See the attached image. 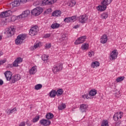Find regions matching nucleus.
Masks as SVG:
<instances>
[{
	"label": "nucleus",
	"mask_w": 126,
	"mask_h": 126,
	"mask_svg": "<svg viewBox=\"0 0 126 126\" xmlns=\"http://www.w3.org/2000/svg\"><path fill=\"white\" fill-rule=\"evenodd\" d=\"M77 20H78L77 16H72V17L65 18L64 22H66V23H70V22H74V21H76Z\"/></svg>",
	"instance_id": "39448f33"
},
{
	"label": "nucleus",
	"mask_w": 126,
	"mask_h": 126,
	"mask_svg": "<svg viewBox=\"0 0 126 126\" xmlns=\"http://www.w3.org/2000/svg\"><path fill=\"white\" fill-rule=\"evenodd\" d=\"M19 126H25V122H21Z\"/></svg>",
	"instance_id": "3c124183"
},
{
	"label": "nucleus",
	"mask_w": 126,
	"mask_h": 126,
	"mask_svg": "<svg viewBox=\"0 0 126 126\" xmlns=\"http://www.w3.org/2000/svg\"><path fill=\"white\" fill-rule=\"evenodd\" d=\"M10 113H11V114H13V113H14V112H15V111H16V108H14L12 109H10Z\"/></svg>",
	"instance_id": "a18cd8bd"
},
{
	"label": "nucleus",
	"mask_w": 126,
	"mask_h": 126,
	"mask_svg": "<svg viewBox=\"0 0 126 126\" xmlns=\"http://www.w3.org/2000/svg\"><path fill=\"white\" fill-rule=\"evenodd\" d=\"M22 61H23V60L20 57L17 58L16 60V61H17V63H22Z\"/></svg>",
	"instance_id": "58836bf2"
},
{
	"label": "nucleus",
	"mask_w": 126,
	"mask_h": 126,
	"mask_svg": "<svg viewBox=\"0 0 126 126\" xmlns=\"http://www.w3.org/2000/svg\"><path fill=\"white\" fill-rule=\"evenodd\" d=\"M20 2L18 0H15L14 1L12 2L11 3H10V6L11 8H13V7H16V6H19Z\"/></svg>",
	"instance_id": "f3484780"
},
{
	"label": "nucleus",
	"mask_w": 126,
	"mask_h": 126,
	"mask_svg": "<svg viewBox=\"0 0 126 126\" xmlns=\"http://www.w3.org/2000/svg\"><path fill=\"white\" fill-rule=\"evenodd\" d=\"M52 16L59 17L62 15V11L61 10H56L52 14Z\"/></svg>",
	"instance_id": "412c9836"
},
{
	"label": "nucleus",
	"mask_w": 126,
	"mask_h": 126,
	"mask_svg": "<svg viewBox=\"0 0 126 126\" xmlns=\"http://www.w3.org/2000/svg\"><path fill=\"white\" fill-rule=\"evenodd\" d=\"M86 40V36H82L78 38L74 42L75 45H79L84 43Z\"/></svg>",
	"instance_id": "f8f14e48"
},
{
	"label": "nucleus",
	"mask_w": 126,
	"mask_h": 126,
	"mask_svg": "<svg viewBox=\"0 0 126 126\" xmlns=\"http://www.w3.org/2000/svg\"><path fill=\"white\" fill-rule=\"evenodd\" d=\"M4 75L6 78V80L8 81H9L10 80H11V79L12 78V73H11V72H10V71H7L5 72Z\"/></svg>",
	"instance_id": "4468645a"
},
{
	"label": "nucleus",
	"mask_w": 126,
	"mask_h": 126,
	"mask_svg": "<svg viewBox=\"0 0 126 126\" xmlns=\"http://www.w3.org/2000/svg\"><path fill=\"white\" fill-rule=\"evenodd\" d=\"M40 45H41V43L39 42L34 44L33 49H37V48H39V47H40Z\"/></svg>",
	"instance_id": "4c0bfd02"
},
{
	"label": "nucleus",
	"mask_w": 126,
	"mask_h": 126,
	"mask_svg": "<svg viewBox=\"0 0 126 126\" xmlns=\"http://www.w3.org/2000/svg\"><path fill=\"white\" fill-rule=\"evenodd\" d=\"M88 55H89V56H90V57H92V54H91V53H90V52H89V53H88Z\"/></svg>",
	"instance_id": "052dcab7"
},
{
	"label": "nucleus",
	"mask_w": 126,
	"mask_h": 126,
	"mask_svg": "<svg viewBox=\"0 0 126 126\" xmlns=\"http://www.w3.org/2000/svg\"><path fill=\"white\" fill-rule=\"evenodd\" d=\"M30 14V11L29 10H26L23 12L22 14L21 15V16L22 18H25V17H27Z\"/></svg>",
	"instance_id": "aec40b11"
},
{
	"label": "nucleus",
	"mask_w": 126,
	"mask_h": 126,
	"mask_svg": "<svg viewBox=\"0 0 126 126\" xmlns=\"http://www.w3.org/2000/svg\"><path fill=\"white\" fill-rule=\"evenodd\" d=\"M26 125L28 126H32V124H31V123H30V122H29V120H27V122H26Z\"/></svg>",
	"instance_id": "c03bdc74"
},
{
	"label": "nucleus",
	"mask_w": 126,
	"mask_h": 126,
	"mask_svg": "<svg viewBox=\"0 0 126 126\" xmlns=\"http://www.w3.org/2000/svg\"><path fill=\"white\" fill-rule=\"evenodd\" d=\"M42 12H43V8L41 7H36L32 11V14L35 16H38V15H40Z\"/></svg>",
	"instance_id": "20e7f679"
},
{
	"label": "nucleus",
	"mask_w": 126,
	"mask_h": 126,
	"mask_svg": "<svg viewBox=\"0 0 126 126\" xmlns=\"http://www.w3.org/2000/svg\"><path fill=\"white\" fill-rule=\"evenodd\" d=\"M39 123L42 126H48L51 125V121L49 120L42 119L39 121Z\"/></svg>",
	"instance_id": "2eb2a0df"
},
{
	"label": "nucleus",
	"mask_w": 126,
	"mask_h": 126,
	"mask_svg": "<svg viewBox=\"0 0 126 126\" xmlns=\"http://www.w3.org/2000/svg\"><path fill=\"white\" fill-rule=\"evenodd\" d=\"M125 79V77L124 76H121L119 77H118L116 79V81L117 82H121V81H123Z\"/></svg>",
	"instance_id": "f704fd0d"
},
{
	"label": "nucleus",
	"mask_w": 126,
	"mask_h": 126,
	"mask_svg": "<svg viewBox=\"0 0 126 126\" xmlns=\"http://www.w3.org/2000/svg\"><path fill=\"white\" fill-rule=\"evenodd\" d=\"M88 105L87 104H83L80 105V110L82 113H85L87 111Z\"/></svg>",
	"instance_id": "a211bd4d"
},
{
	"label": "nucleus",
	"mask_w": 126,
	"mask_h": 126,
	"mask_svg": "<svg viewBox=\"0 0 126 126\" xmlns=\"http://www.w3.org/2000/svg\"><path fill=\"white\" fill-rule=\"evenodd\" d=\"M49 94L51 98H55L57 96V91L52 90L50 92Z\"/></svg>",
	"instance_id": "4be33fe9"
},
{
	"label": "nucleus",
	"mask_w": 126,
	"mask_h": 126,
	"mask_svg": "<svg viewBox=\"0 0 126 126\" xmlns=\"http://www.w3.org/2000/svg\"><path fill=\"white\" fill-rule=\"evenodd\" d=\"M48 58H49V56L46 55L45 54H43L41 56V59H42V61H43L44 62V63H47V61H48Z\"/></svg>",
	"instance_id": "bb28decb"
},
{
	"label": "nucleus",
	"mask_w": 126,
	"mask_h": 126,
	"mask_svg": "<svg viewBox=\"0 0 126 126\" xmlns=\"http://www.w3.org/2000/svg\"><path fill=\"white\" fill-rule=\"evenodd\" d=\"M51 28H52V29H57V28H59V27H60V24H58V23L53 24L51 26Z\"/></svg>",
	"instance_id": "7c9ffc66"
},
{
	"label": "nucleus",
	"mask_w": 126,
	"mask_h": 126,
	"mask_svg": "<svg viewBox=\"0 0 126 126\" xmlns=\"http://www.w3.org/2000/svg\"><path fill=\"white\" fill-rule=\"evenodd\" d=\"M15 32V29L13 27H11L8 29L7 30L6 34L7 37H11L12 35H14V32Z\"/></svg>",
	"instance_id": "9d476101"
},
{
	"label": "nucleus",
	"mask_w": 126,
	"mask_h": 126,
	"mask_svg": "<svg viewBox=\"0 0 126 126\" xmlns=\"http://www.w3.org/2000/svg\"><path fill=\"white\" fill-rule=\"evenodd\" d=\"M46 118L48 120H51L54 118V114H53L52 113H47L46 115Z\"/></svg>",
	"instance_id": "cd10ccee"
},
{
	"label": "nucleus",
	"mask_w": 126,
	"mask_h": 126,
	"mask_svg": "<svg viewBox=\"0 0 126 126\" xmlns=\"http://www.w3.org/2000/svg\"><path fill=\"white\" fill-rule=\"evenodd\" d=\"M12 14V12L10 10H8L6 11L2 12L0 13V16L2 18H5V17H8Z\"/></svg>",
	"instance_id": "6e6552de"
},
{
	"label": "nucleus",
	"mask_w": 126,
	"mask_h": 126,
	"mask_svg": "<svg viewBox=\"0 0 126 126\" xmlns=\"http://www.w3.org/2000/svg\"><path fill=\"white\" fill-rule=\"evenodd\" d=\"M8 66H10V67H13V66H14L13 64H9Z\"/></svg>",
	"instance_id": "4d7b16f0"
},
{
	"label": "nucleus",
	"mask_w": 126,
	"mask_h": 126,
	"mask_svg": "<svg viewBox=\"0 0 126 126\" xmlns=\"http://www.w3.org/2000/svg\"><path fill=\"white\" fill-rule=\"evenodd\" d=\"M63 69V64L62 63H58L54 65L52 68V70L54 73H57L59 71H61Z\"/></svg>",
	"instance_id": "7ed1b4c3"
},
{
	"label": "nucleus",
	"mask_w": 126,
	"mask_h": 126,
	"mask_svg": "<svg viewBox=\"0 0 126 126\" xmlns=\"http://www.w3.org/2000/svg\"><path fill=\"white\" fill-rule=\"evenodd\" d=\"M28 0H20V2H22V3H25L26 2H27Z\"/></svg>",
	"instance_id": "8fccbe9b"
},
{
	"label": "nucleus",
	"mask_w": 126,
	"mask_h": 126,
	"mask_svg": "<svg viewBox=\"0 0 126 126\" xmlns=\"http://www.w3.org/2000/svg\"><path fill=\"white\" fill-rule=\"evenodd\" d=\"M2 39V36L1 35H0V41Z\"/></svg>",
	"instance_id": "680f3d73"
},
{
	"label": "nucleus",
	"mask_w": 126,
	"mask_h": 126,
	"mask_svg": "<svg viewBox=\"0 0 126 126\" xmlns=\"http://www.w3.org/2000/svg\"><path fill=\"white\" fill-rule=\"evenodd\" d=\"M66 107V105H65V104L62 103L60 105L58 106V109L59 111H62V110H63V109H65V107Z\"/></svg>",
	"instance_id": "c85d7f7f"
},
{
	"label": "nucleus",
	"mask_w": 126,
	"mask_h": 126,
	"mask_svg": "<svg viewBox=\"0 0 126 126\" xmlns=\"http://www.w3.org/2000/svg\"><path fill=\"white\" fill-rule=\"evenodd\" d=\"M29 73L30 74H35L36 73V68L35 67H32L29 71Z\"/></svg>",
	"instance_id": "c756f323"
},
{
	"label": "nucleus",
	"mask_w": 126,
	"mask_h": 126,
	"mask_svg": "<svg viewBox=\"0 0 126 126\" xmlns=\"http://www.w3.org/2000/svg\"><path fill=\"white\" fill-rule=\"evenodd\" d=\"M56 93L58 97L61 96V95H63V89H60L56 91Z\"/></svg>",
	"instance_id": "b1692460"
},
{
	"label": "nucleus",
	"mask_w": 126,
	"mask_h": 126,
	"mask_svg": "<svg viewBox=\"0 0 126 126\" xmlns=\"http://www.w3.org/2000/svg\"><path fill=\"white\" fill-rule=\"evenodd\" d=\"M37 33H38V27L36 26L31 28L29 31V35L31 36H35V35H37Z\"/></svg>",
	"instance_id": "0eeeda50"
},
{
	"label": "nucleus",
	"mask_w": 126,
	"mask_h": 126,
	"mask_svg": "<svg viewBox=\"0 0 126 126\" xmlns=\"http://www.w3.org/2000/svg\"><path fill=\"white\" fill-rule=\"evenodd\" d=\"M10 109H7L6 110V113L7 115H11V112H10Z\"/></svg>",
	"instance_id": "49530a36"
},
{
	"label": "nucleus",
	"mask_w": 126,
	"mask_h": 126,
	"mask_svg": "<svg viewBox=\"0 0 126 126\" xmlns=\"http://www.w3.org/2000/svg\"><path fill=\"white\" fill-rule=\"evenodd\" d=\"M122 118H123V112H117L113 116V120L115 122H118V121L121 120Z\"/></svg>",
	"instance_id": "9b49d317"
},
{
	"label": "nucleus",
	"mask_w": 126,
	"mask_h": 126,
	"mask_svg": "<svg viewBox=\"0 0 126 126\" xmlns=\"http://www.w3.org/2000/svg\"><path fill=\"white\" fill-rule=\"evenodd\" d=\"M97 94V91L95 89H92L89 93L90 96H95Z\"/></svg>",
	"instance_id": "5701e85b"
},
{
	"label": "nucleus",
	"mask_w": 126,
	"mask_h": 126,
	"mask_svg": "<svg viewBox=\"0 0 126 126\" xmlns=\"http://www.w3.org/2000/svg\"><path fill=\"white\" fill-rule=\"evenodd\" d=\"M82 50H88L89 49V44L88 43H84L81 46Z\"/></svg>",
	"instance_id": "393cba45"
},
{
	"label": "nucleus",
	"mask_w": 126,
	"mask_h": 126,
	"mask_svg": "<svg viewBox=\"0 0 126 126\" xmlns=\"http://www.w3.org/2000/svg\"><path fill=\"white\" fill-rule=\"evenodd\" d=\"M78 19L80 23L84 24V23H86L88 20V16L86 14L82 15L78 17Z\"/></svg>",
	"instance_id": "423d86ee"
},
{
	"label": "nucleus",
	"mask_w": 126,
	"mask_h": 126,
	"mask_svg": "<svg viewBox=\"0 0 126 126\" xmlns=\"http://www.w3.org/2000/svg\"><path fill=\"white\" fill-rule=\"evenodd\" d=\"M57 1V0H43L42 1L43 4H45V5L48 4L50 5L51 4H53L55 3Z\"/></svg>",
	"instance_id": "dca6fc26"
},
{
	"label": "nucleus",
	"mask_w": 126,
	"mask_h": 126,
	"mask_svg": "<svg viewBox=\"0 0 126 126\" xmlns=\"http://www.w3.org/2000/svg\"><path fill=\"white\" fill-rule=\"evenodd\" d=\"M95 66H96L95 65V64H93V63H92V67H95Z\"/></svg>",
	"instance_id": "bf43d9fd"
},
{
	"label": "nucleus",
	"mask_w": 126,
	"mask_h": 126,
	"mask_svg": "<svg viewBox=\"0 0 126 126\" xmlns=\"http://www.w3.org/2000/svg\"><path fill=\"white\" fill-rule=\"evenodd\" d=\"M51 47V43H48L46 44L45 48L46 49H50Z\"/></svg>",
	"instance_id": "37998d69"
},
{
	"label": "nucleus",
	"mask_w": 126,
	"mask_h": 126,
	"mask_svg": "<svg viewBox=\"0 0 126 126\" xmlns=\"http://www.w3.org/2000/svg\"><path fill=\"white\" fill-rule=\"evenodd\" d=\"M117 95H118V94H115V96H116V97H117L118 98H119V97H120V96H117Z\"/></svg>",
	"instance_id": "e2e57ef3"
},
{
	"label": "nucleus",
	"mask_w": 126,
	"mask_h": 126,
	"mask_svg": "<svg viewBox=\"0 0 126 126\" xmlns=\"http://www.w3.org/2000/svg\"><path fill=\"white\" fill-rule=\"evenodd\" d=\"M76 2H75V0H71L69 3V6H70V7H72V6H74L75 5V4Z\"/></svg>",
	"instance_id": "c9c22d12"
},
{
	"label": "nucleus",
	"mask_w": 126,
	"mask_h": 126,
	"mask_svg": "<svg viewBox=\"0 0 126 126\" xmlns=\"http://www.w3.org/2000/svg\"><path fill=\"white\" fill-rule=\"evenodd\" d=\"M82 98H83L84 99H85V98L86 99H90V98L89 97V96H88V94H85V95H83L82 96Z\"/></svg>",
	"instance_id": "79ce46f5"
},
{
	"label": "nucleus",
	"mask_w": 126,
	"mask_h": 126,
	"mask_svg": "<svg viewBox=\"0 0 126 126\" xmlns=\"http://www.w3.org/2000/svg\"><path fill=\"white\" fill-rule=\"evenodd\" d=\"M49 37H51V34L50 33H47V34H46L45 35H44V38H49Z\"/></svg>",
	"instance_id": "de8ad7c7"
},
{
	"label": "nucleus",
	"mask_w": 126,
	"mask_h": 126,
	"mask_svg": "<svg viewBox=\"0 0 126 126\" xmlns=\"http://www.w3.org/2000/svg\"><path fill=\"white\" fill-rule=\"evenodd\" d=\"M108 41V36L106 34H103L100 38V43L101 44H106Z\"/></svg>",
	"instance_id": "6ab92c4d"
},
{
	"label": "nucleus",
	"mask_w": 126,
	"mask_h": 126,
	"mask_svg": "<svg viewBox=\"0 0 126 126\" xmlns=\"http://www.w3.org/2000/svg\"><path fill=\"white\" fill-rule=\"evenodd\" d=\"M108 16H109V14H108V13L107 12L103 13L101 15V18H102V19H106V18H108Z\"/></svg>",
	"instance_id": "473e14b6"
},
{
	"label": "nucleus",
	"mask_w": 126,
	"mask_h": 126,
	"mask_svg": "<svg viewBox=\"0 0 126 126\" xmlns=\"http://www.w3.org/2000/svg\"><path fill=\"white\" fill-rule=\"evenodd\" d=\"M40 120V116H37L32 120V123H37Z\"/></svg>",
	"instance_id": "72a5a7b5"
},
{
	"label": "nucleus",
	"mask_w": 126,
	"mask_h": 126,
	"mask_svg": "<svg viewBox=\"0 0 126 126\" xmlns=\"http://www.w3.org/2000/svg\"><path fill=\"white\" fill-rule=\"evenodd\" d=\"M118 55H119L118 53V51L117 50H114L110 55V60L111 61H113V60H116L117 58H118Z\"/></svg>",
	"instance_id": "1a4fd4ad"
},
{
	"label": "nucleus",
	"mask_w": 126,
	"mask_h": 126,
	"mask_svg": "<svg viewBox=\"0 0 126 126\" xmlns=\"http://www.w3.org/2000/svg\"><path fill=\"white\" fill-rule=\"evenodd\" d=\"M90 53H91V54L92 55V56H94V52L90 51Z\"/></svg>",
	"instance_id": "6e6d98bb"
},
{
	"label": "nucleus",
	"mask_w": 126,
	"mask_h": 126,
	"mask_svg": "<svg viewBox=\"0 0 126 126\" xmlns=\"http://www.w3.org/2000/svg\"><path fill=\"white\" fill-rule=\"evenodd\" d=\"M113 1V0H103L101 2V5H99L97 7V10L104 11L107 9V5H109Z\"/></svg>",
	"instance_id": "f257e3e1"
},
{
	"label": "nucleus",
	"mask_w": 126,
	"mask_h": 126,
	"mask_svg": "<svg viewBox=\"0 0 126 126\" xmlns=\"http://www.w3.org/2000/svg\"><path fill=\"white\" fill-rule=\"evenodd\" d=\"M18 63H18L16 60H15L13 63V66H18Z\"/></svg>",
	"instance_id": "ea45409f"
},
{
	"label": "nucleus",
	"mask_w": 126,
	"mask_h": 126,
	"mask_svg": "<svg viewBox=\"0 0 126 126\" xmlns=\"http://www.w3.org/2000/svg\"><path fill=\"white\" fill-rule=\"evenodd\" d=\"M101 126H109V123L108 120H103L101 123Z\"/></svg>",
	"instance_id": "2f4dec72"
},
{
	"label": "nucleus",
	"mask_w": 126,
	"mask_h": 126,
	"mask_svg": "<svg viewBox=\"0 0 126 126\" xmlns=\"http://www.w3.org/2000/svg\"><path fill=\"white\" fill-rule=\"evenodd\" d=\"M73 28H74V29H77V28H79V25H77L76 26H75Z\"/></svg>",
	"instance_id": "864d4df0"
},
{
	"label": "nucleus",
	"mask_w": 126,
	"mask_h": 126,
	"mask_svg": "<svg viewBox=\"0 0 126 126\" xmlns=\"http://www.w3.org/2000/svg\"><path fill=\"white\" fill-rule=\"evenodd\" d=\"M3 84V81L2 80L0 79V85H2Z\"/></svg>",
	"instance_id": "5fc2aeb1"
},
{
	"label": "nucleus",
	"mask_w": 126,
	"mask_h": 126,
	"mask_svg": "<svg viewBox=\"0 0 126 126\" xmlns=\"http://www.w3.org/2000/svg\"><path fill=\"white\" fill-rule=\"evenodd\" d=\"M67 36H68L67 33H62V37L60 39V40H61V41H63V40H65L66 39Z\"/></svg>",
	"instance_id": "a878e982"
},
{
	"label": "nucleus",
	"mask_w": 126,
	"mask_h": 126,
	"mask_svg": "<svg viewBox=\"0 0 126 126\" xmlns=\"http://www.w3.org/2000/svg\"><path fill=\"white\" fill-rule=\"evenodd\" d=\"M21 79V76L19 74H17L14 75L12 77L11 83H15L16 81H18V80H20Z\"/></svg>",
	"instance_id": "ddd939ff"
},
{
	"label": "nucleus",
	"mask_w": 126,
	"mask_h": 126,
	"mask_svg": "<svg viewBox=\"0 0 126 126\" xmlns=\"http://www.w3.org/2000/svg\"><path fill=\"white\" fill-rule=\"evenodd\" d=\"M2 55H3V52L0 51V56H2Z\"/></svg>",
	"instance_id": "13d9d810"
},
{
	"label": "nucleus",
	"mask_w": 126,
	"mask_h": 126,
	"mask_svg": "<svg viewBox=\"0 0 126 126\" xmlns=\"http://www.w3.org/2000/svg\"><path fill=\"white\" fill-rule=\"evenodd\" d=\"M5 60H1L0 61V65L1 64H3V63H5Z\"/></svg>",
	"instance_id": "603ef678"
},
{
	"label": "nucleus",
	"mask_w": 126,
	"mask_h": 126,
	"mask_svg": "<svg viewBox=\"0 0 126 126\" xmlns=\"http://www.w3.org/2000/svg\"><path fill=\"white\" fill-rule=\"evenodd\" d=\"M26 38V34H19L17 39L15 40V43L16 45H19V44H22L23 41L25 40Z\"/></svg>",
	"instance_id": "f03ea898"
},
{
	"label": "nucleus",
	"mask_w": 126,
	"mask_h": 126,
	"mask_svg": "<svg viewBox=\"0 0 126 126\" xmlns=\"http://www.w3.org/2000/svg\"><path fill=\"white\" fill-rule=\"evenodd\" d=\"M42 86L41 84H37L35 86V90H40L42 88Z\"/></svg>",
	"instance_id": "e433bc0d"
},
{
	"label": "nucleus",
	"mask_w": 126,
	"mask_h": 126,
	"mask_svg": "<svg viewBox=\"0 0 126 126\" xmlns=\"http://www.w3.org/2000/svg\"><path fill=\"white\" fill-rule=\"evenodd\" d=\"M121 122L119 121L115 124V126H121Z\"/></svg>",
	"instance_id": "09e8293b"
},
{
	"label": "nucleus",
	"mask_w": 126,
	"mask_h": 126,
	"mask_svg": "<svg viewBox=\"0 0 126 126\" xmlns=\"http://www.w3.org/2000/svg\"><path fill=\"white\" fill-rule=\"evenodd\" d=\"M93 64H94L96 67H97V66H99V65H100V63L98 62H94L93 63Z\"/></svg>",
	"instance_id": "a19ab883"
}]
</instances>
